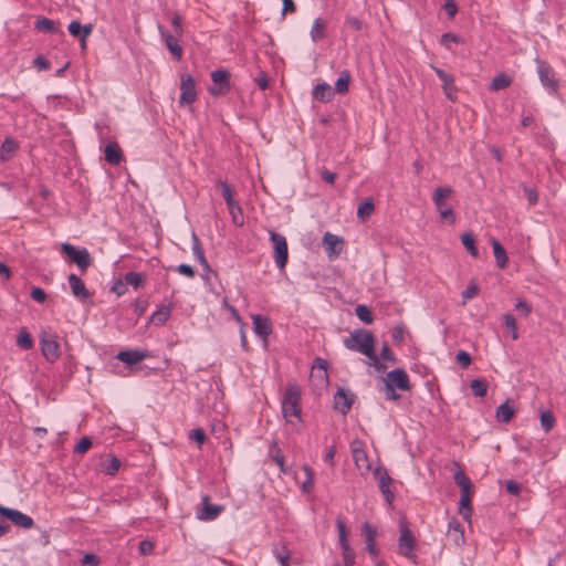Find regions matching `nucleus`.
<instances>
[{
	"mask_svg": "<svg viewBox=\"0 0 566 566\" xmlns=\"http://www.w3.org/2000/svg\"><path fill=\"white\" fill-rule=\"evenodd\" d=\"M343 343L347 349L358 352L366 357L373 355V352L375 350L374 335L363 328L352 332L350 336L345 338Z\"/></svg>",
	"mask_w": 566,
	"mask_h": 566,
	"instance_id": "f257e3e1",
	"label": "nucleus"
},
{
	"mask_svg": "<svg viewBox=\"0 0 566 566\" xmlns=\"http://www.w3.org/2000/svg\"><path fill=\"white\" fill-rule=\"evenodd\" d=\"M301 392L296 385H289L282 399V415L284 419L293 423V418L301 420Z\"/></svg>",
	"mask_w": 566,
	"mask_h": 566,
	"instance_id": "f03ea898",
	"label": "nucleus"
},
{
	"mask_svg": "<svg viewBox=\"0 0 566 566\" xmlns=\"http://www.w3.org/2000/svg\"><path fill=\"white\" fill-rule=\"evenodd\" d=\"M452 193V188L447 186L436 188L432 196V201L441 219L447 220L449 223H454L457 219L454 211L446 201Z\"/></svg>",
	"mask_w": 566,
	"mask_h": 566,
	"instance_id": "7ed1b4c3",
	"label": "nucleus"
},
{
	"mask_svg": "<svg viewBox=\"0 0 566 566\" xmlns=\"http://www.w3.org/2000/svg\"><path fill=\"white\" fill-rule=\"evenodd\" d=\"M399 532H400V536L398 538V547H399L400 554L408 559L415 560L417 558V555L415 553L416 537L413 536L412 532L410 531L406 518H400Z\"/></svg>",
	"mask_w": 566,
	"mask_h": 566,
	"instance_id": "20e7f679",
	"label": "nucleus"
},
{
	"mask_svg": "<svg viewBox=\"0 0 566 566\" xmlns=\"http://www.w3.org/2000/svg\"><path fill=\"white\" fill-rule=\"evenodd\" d=\"M537 73L542 85L551 95H557L559 83L552 66L539 59H536Z\"/></svg>",
	"mask_w": 566,
	"mask_h": 566,
	"instance_id": "39448f33",
	"label": "nucleus"
},
{
	"mask_svg": "<svg viewBox=\"0 0 566 566\" xmlns=\"http://www.w3.org/2000/svg\"><path fill=\"white\" fill-rule=\"evenodd\" d=\"M40 345L42 355L49 363H55L60 358V344L55 334L43 332L40 335Z\"/></svg>",
	"mask_w": 566,
	"mask_h": 566,
	"instance_id": "423d86ee",
	"label": "nucleus"
},
{
	"mask_svg": "<svg viewBox=\"0 0 566 566\" xmlns=\"http://www.w3.org/2000/svg\"><path fill=\"white\" fill-rule=\"evenodd\" d=\"M61 251L72 262H74L83 272L92 264V258L85 248L77 249L70 243H63Z\"/></svg>",
	"mask_w": 566,
	"mask_h": 566,
	"instance_id": "0eeeda50",
	"label": "nucleus"
},
{
	"mask_svg": "<svg viewBox=\"0 0 566 566\" xmlns=\"http://www.w3.org/2000/svg\"><path fill=\"white\" fill-rule=\"evenodd\" d=\"M270 240L274 249L275 264L279 269L283 270L287 263L289 250L287 242L284 235L270 231Z\"/></svg>",
	"mask_w": 566,
	"mask_h": 566,
	"instance_id": "6e6552de",
	"label": "nucleus"
},
{
	"mask_svg": "<svg viewBox=\"0 0 566 566\" xmlns=\"http://www.w3.org/2000/svg\"><path fill=\"white\" fill-rule=\"evenodd\" d=\"M0 515L14 524L18 527L30 530L34 526V521L31 516L10 507L0 504Z\"/></svg>",
	"mask_w": 566,
	"mask_h": 566,
	"instance_id": "1a4fd4ad",
	"label": "nucleus"
},
{
	"mask_svg": "<svg viewBox=\"0 0 566 566\" xmlns=\"http://www.w3.org/2000/svg\"><path fill=\"white\" fill-rule=\"evenodd\" d=\"M211 80L213 85L209 87V93L213 96H220L227 94L230 86V74L226 70H216L211 73Z\"/></svg>",
	"mask_w": 566,
	"mask_h": 566,
	"instance_id": "9d476101",
	"label": "nucleus"
},
{
	"mask_svg": "<svg viewBox=\"0 0 566 566\" xmlns=\"http://www.w3.org/2000/svg\"><path fill=\"white\" fill-rule=\"evenodd\" d=\"M337 530H338L339 544L343 549L344 562L336 563L334 566H352L354 564V555L349 547L346 525L340 518L337 520Z\"/></svg>",
	"mask_w": 566,
	"mask_h": 566,
	"instance_id": "9b49d317",
	"label": "nucleus"
},
{
	"mask_svg": "<svg viewBox=\"0 0 566 566\" xmlns=\"http://www.w3.org/2000/svg\"><path fill=\"white\" fill-rule=\"evenodd\" d=\"M158 30L165 41L168 51L175 56L177 61H180L182 57V46L179 42L182 35L170 32L160 24L158 25Z\"/></svg>",
	"mask_w": 566,
	"mask_h": 566,
	"instance_id": "f8f14e48",
	"label": "nucleus"
},
{
	"mask_svg": "<svg viewBox=\"0 0 566 566\" xmlns=\"http://www.w3.org/2000/svg\"><path fill=\"white\" fill-rule=\"evenodd\" d=\"M375 478L378 481V486L388 504H391L395 495L392 491L390 490L391 485V478L389 476L388 472L384 468H376L374 472Z\"/></svg>",
	"mask_w": 566,
	"mask_h": 566,
	"instance_id": "ddd939ff",
	"label": "nucleus"
},
{
	"mask_svg": "<svg viewBox=\"0 0 566 566\" xmlns=\"http://www.w3.org/2000/svg\"><path fill=\"white\" fill-rule=\"evenodd\" d=\"M223 510L224 507L222 505L211 504L210 497L205 495L202 497V507L197 511V518L201 521H213Z\"/></svg>",
	"mask_w": 566,
	"mask_h": 566,
	"instance_id": "4468645a",
	"label": "nucleus"
},
{
	"mask_svg": "<svg viewBox=\"0 0 566 566\" xmlns=\"http://www.w3.org/2000/svg\"><path fill=\"white\" fill-rule=\"evenodd\" d=\"M385 384L396 387L400 390H409L410 381L408 374L402 368H396L387 374Z\"/></svg>",
	"mask_w": 566,
	"mask_h": 566,
	"instance_id": "2eb2a0df",
	"label": "nucleus"
},
{
	"mask_svg": "<svg viewBox=\"0 0 566 566\" xmlns=\"http://www.w3.org/2000/svg\"><path fill=\"white\" fill-rule=\"evenodd\" d=\"M180 91H181V94L179 97L180 105L191 104L196 101V98H197L196 84H195V80L190 75L181 78Z\"/></svg>",
	"mask_w": 566,
	"mask_h": 566,
	"instance_id": "dca6fc26",
	"label": "nucleus"
},
{
	"mask_svg": "<svg viewBox=\"0 0 566 566\" xmlns=\"http://www.w3.org/2000/svg\"><path fill=\"white\" fill-rule=\"evenodd\" d=\"M323 244L329 258H336L342 253L344 240L331 232H326L323 237Z\"/></svg>",
	"mask_w": 566,
	"mask_h": 566,
	"instance_id": "f3484780",
	"label": "nucleus"
},
{
	"mask_svg": "<svg viewBox=\"0 0 566 566\" xmlns=\"http://www.w3.org/2000/svg\"><path fill=\"white\" fill-rule=\"evenodd\" d=\"M354 403V395L345 389H338L334 395V408L342 415H347Z\"/></svg>",
	"mask_w": 566,
	"mask_h": 566,
	"instance_id": "a211bd4d",
	"label": "nucleus"
},
{
	"mask_svg": "<svg viewBox=\"0 0 566 566\" xmlns=\"http://www.w3.org/2000/svg\"><path fill=\"white\" fill-rule=\"evenodd\" d=\"M432 69L434 71V73L437 74V76L442 82V90H443L446 96L449 99L454 101L455 93H457V88L454 85V77L452 75L446 73L443 70H441L439 67L432 66Z\"/></svg>",
	"mask_w": 566,
	"mask_h": 566,
	"instance_id": "6ab92c4d",
	"label": "nucleus"
},
{
	"mask_svg": "<svg viewBox=\"0 0 566 566\" xmlns=\"http://www.w3.org/2000/svg\"><path fill=\"white\" fill-rule=\"evenodd\" d=\"M253 331L262 339H266L272 333V325L268 317L260 314L252 315Z\"/></svg>",
	"mask_w": 566,
	"mask_h": 566,
	"instance_id": "aec40b11",
	"label": "nucleus"
},
{
	"mask_svg": "<svg viewBox=\"0 0 566 566\" xmlns=\"http://www.w3.org/2000/svg\"><path fill=\"white\" fill-rule=\"evenodd\" d=\"M72 294L81 300H86L91 296L88 290L86 289L84 282L76 275L70 274L67 277Z\"/></svg>",
	"mask_w": 566,
	"mask_h": 566,
	"instance_id": "412c9836",
	"label": "nucleus"
},
{
	"mask_svg": "<svg viewBox=\"0 0 566 566\" xmlns=\"http://www.w3.org/2000/svg\"><path fill=\"white\" fill-rule=\"evenodd\" d=\"M448 537L457 546H461L464 544V532L457 518H452L448 525Z\"/></svg>",
	"mask_w": 566,
	"mask_h": 566,
	"instance_id": "4be33fe9",
	"label": "nucleus"
},
{
	"mask_svg": "<svg viewBox=\"0 0 566 566\" xmlns=\"http://www.w3.org/2000/svg\"><path fill=\"white\" fill-rule=\"evenodd\" d=\"M116 357L126 365H135L145 359L147 353L138 349H127L119 352Z\"/></svg>",
	"mask_w": 566,
	"mask_h": 566,
	"instance_id": "5701e85b",
	"label": "nucleus"
},
{
	"mask_svg": "<svg viewBox=\"0 0 566 566\" xmlns=\"http://www.w3.org/2000/svg\"><path fill=\"white\" fill-rule=\"evenodd\" d=\"M105 160L111 165H118L123 159V151L117 143L111 142L104 149Z\"/></svg>",
	"mask_w": 566,
	"mask_h": 566,
	"instance_id": "b1692460",
	"label": "nucleus"
},
{
	"mask_svg": "<svg viewBox=\"0 0 566 566\" xmlns=\"http://www.w3.org/2000/svg\"><path fill=\"white\" fill-rule=\"evenodd\" d=\"M312 94H313L314 99L324 102V103L332 101L334 97L333 88L327 83L317 84L313 88Z\"/></svg>",
	"mask_w": 566,
	"mask_h": 566,
	"instance_id": "393cba45",
	"label": "nucleus"
},
{
	"mask_svg": "<svg viewBox=\"0 0 566 566\" xmlns=\"http://www.w3.org/2000/svg\"><path fill=\"white\" fill-rule=\"evenodd\" d=\"M491 244L493 248L494 258L496 260V264L500 269H505L509 262V258L506 254L505 249L502 247V244L496 240L492 239Z\"/></svg>",
	"mask_w": 566,
	"mask_h": 566,
	"instance_id": "a878e982",
	"label": "nucleus"
},
{
	"mask_svg": "<svg viewBox=\"0 0 566 566\" xmlns=\"http://www.w3.org/2000/svg\"><path fill=\"white\" fill-rule=\"evenodd\" d=\"M191 239H192V253H193L195 258L199 261V263L203 266V269L210 270V266L206 259L201 242L195 232H192Z\"/></svg>",
	"mask_w": 566,
	"mask_h": 566,
	"instance_id": "bb28decb",
	"label": "nucleus"
},
{
	"mask_svg": "<svg viewBox=\"0 0 566 566\" xmlns=\"http://www.w3.org/2000/svg\"><path fill=\"white\" fill-rule=\"evenodd\" d=\"M514 415L515 408L510 405L509 400L500 405L496 409V419L503 423H509Z\"/></svg>",
	"mask_w": 566,
	"mask_h": 566,
	"instance_id": "cd10ccee",
	"label": "nucleus"
},
{
	"mask_svg": "<svg viewBox=\"0 0 566 566\" xmlns=\"http://www.w3.org/2000/svg\"><path fill=\"white\" fill-rule=\"evenodd\" d=\"M17 148H18L17 142L11 137H7L0 148V159L2 161L10 160V158L12 157V155L17 150Z\"/></svg>",
	"mask_w": 566,
	"mask_h": 566,
	"instance_id": "c85d7f7f",
	"label": "nucleus"
},
{
	"mask_svg": "<svg viewBox=\"0 0 566 566\" xmlns=\"http://www.w3.org/2000/svg\"><path fill=\"white\" fill-rule=\"evenodd\" d=\"M171 310V305H163L150 316V322L157 326L164 325L168 321Z\"/></svg>",
	"mask_w": 566,
	"mask_h": 566,
	"instance_id": "c756f323",
	"label": "nucleus"
},
{
	"mask_svg": "<svg viewBox=\"0 0 566 566\" xmlns=\"http://www.w3.org/2000/svg\"><path fill=\"white\" fill-rule=\"evenodd\" d=\"M471 493L472 492H464V493H461V496H460V513L462 514L463 518L467 521H470L471 515H472Z\"/></svg>",
	"mask_w": 566,
	"mask_h": 566,
	"instance_id": "7c9ffc66",
	"label": "nucleus"
},
{
	"mask_svg": "<svg viewBox=\"0 0 566 566\" xmlns=\"http://www.w3.org/2000/svg\"><path fill=\"white\" fill-rule=\"evenodd\" d=\"M349 82L350 74L348 71L345 70L340 73L339 77L337 78L333 92L338 94L347 93L349 88Z\"/></svg>",
	"mask_w": 566,
	"mask_h": 566,
	"instance_id": "2f4dec72",
	"label": "nucleus"
},
{
	"mask_svg": "<svg viewBox=\"0 0 566 566\" xmlns=\"http://www.w3.org/2000/svg\"><path fill=\"white\" fill-rule=\"evenodd\" d=\"M453 479L458 486L461 489V493L472 492L473 485L462 470L455 471Z\"/></svg>",
	"mask_w": 566,
	"mask_h": 566,
	"instance_id": "473e14b6",
	"label": "nucleus"
},
{
	"mask_svg": "<svg viewBox=\"0 0 566 566\" xmlns=\"http://www.w3.org/2000/svg\"><path fill=\"white\" fill-rule=\"evenodd\" d=\"M227 207L229 209V213L231 216L232 222L237 227H242L244 224V217H243V212H242V209H241L239 202L235 201L231 205H228Z\"/></svg>",
	"mask_w": 566,
	"mask_h": 566,
	"instance_id": "72a5a7b5",
	"label": "nucleus"
},
{
	"mask_svg": "<svg viewBox=\"0 0 566 566\" xmlns=\"http://www.w3.org/2000/svg\"><path fill=\"white\" fill-rule=\"evenodd\" d=\"M375 205L371 199H365L357 208V217L361 221H365L374 212Z\"/></svg>",
	"mask_w": 566,
	"mask_h": 566,
	"instance_id": "f704fd0d",
	"label": "nucleus"
},
{
	"mask_svg": "<svg viewBox=\"0 0 566 566\" xmlns=\"http://www.w3.org/2000/svg\"><path fill=\"white\" fill-rule=\"evenodd\" d=\"M34 28L40 32L55 33L57 31L55 22L45 17H41L35 21Z\"/></svg>",
	"mask_w": 566,
	"mask_h": 566,
	"instance_id": "c9c22d12",
	"label": "nucleus"
},
{
	"mask_svg": "<svg viewBox=\"0 0 566 566\" xmlns=\"http://www.w3.org/2000/svg\"><path fill=\"white\" fill-rule=\"evenodd\" d=\"M511 84H512L511 77L501 73L492 80L490 90L491 91H501V90L509 87Z\"/></svg>",
	"mask_w": 566,
	"mask_h": 566,
	"instance_id": "e433bc0d",
	"label": "nucleus"
},
{
	"mask_svg": "<svg viewBox=\"0 0 566 566\" xmlns=\"http://www.w3.org/2000/svg\"><path fill=\"white\" fill-rule=\"evenodd\" d=\"M17 344L21 349L28 350L33 347V338L31 334L22 328L18 335Z\"/></svg>",
	"mask_w": 566,
	"mask_h": 566,
	"instance_id": "4c0bfd02",
	"label": "nucleus"
},
{
	"mask_svg": "<svg viewBox=\"0 0 566 566\" xmlns=\"http://www.w3.org/2000/svg\"><path fill=\"white\" fill-rule=\"evenodd\" d=\"M461 241L472 256L476 258L479 255V251L475 247V240L471 232H464L461 235Z\"/></svg>",
	"mask_w": 566,
	"mask_h": 566,
	"instance_id": "58836bf2",
	"label": "nucleus"
},
{
	"mask_svg": "<svg viewBox=\"0 0 566 566\" xmlns=\"http://www.w3.org/2000/svg\"><path fill=\"white\" fill-rule=\"evenodd\" d=\"M325 24L321 18L315 19L312 30H311V38L314 42H317L325 38L324 32Z\"/></svg>",
	"mask_w": 566,
	"mask_h": 566,
	"instance_id": "ea45409f",
	"label": "nucleus"
},
{
	"mask_svg": "<svg viewBox=\"0 0 566 566\" xmlns=\"http://www.w3.org/2000/svg\"><path fill=\"white\" fill-rule=\"evenodd\" d=\"M470 388L474 396L484 397L488 392V382L484 379H473Z\"/></svg>",
	"mask_w": 566,
	"mask_h": 566,
	"instance_id": "a19ab883",
	"label": "nucleus"
},
{
	"mask_svg": "<svg viewBox=\"0 0 566 566\" xmlns=\"http://www.w3.org/2000/svg\"><path fill=\"white\" fill-rule=\"evenodd\" d=\"M353 458L358 469H369L367 454L363 449L355 448L353 450Z\"/></svg>",
	"mask_w": 566,
	"mask_h": 566,
	"instance_id": "79ce46f5",
	"label": "nucleus"
},
{
	"mask_svg": "<svg viewBox=\"0 0 566 566\" xmlns=\"http://www.w3.org/2000/svg\"><path fill=\"white\" fill-rule=\"evenodd\" d=\"M356 316L364 322L365 324H371L373 323V314L368 306L360 304L357 305L355 308Z\"/></svg>",
	"mask_w": 566,
	"mask_h": 566,
	"instance_id": "37998d69",
	"label": "nucleus"
},
{
	"mask_svg": "<svg viewBox=\"0 0 566 566\" xmlns=\"http://www.w3.org/2000/svg\"><path fill=\"white\" fill-rule=\"evenodd\" d=\"M144 275L142 273H138V272H134V271H130V272H127L124 276V281L126 283V285H133L134 289H138L140 286V284L144 282Z\"/></svg>",
	"mask_w": 566,
	"mask_h": 566,
	"instance_id": "c03bdc74",
	"label": "nucleus"
},
{
	"mask_svg": "<svg viewBox=\"0 0 566 566\" xmlns=\"http://www.w3.org/2000/svg\"><path fill=\"white\" fill-rule=\"evenodd\" d=\"M217 184L221 188L222 197L226 200L227 206L237 201L233 198V190L227 181L219 179Z\"/></svg>",
	"mask_w": 566,
	"mask_h": 566,
	"instance_id": "a18cd8bd",
	"label": "nucleus"
},
{
	"mask_svg": "<svg viewBox=\"0 0 566 566\" xmlns=\"http://www.w3.org/2000/svg\"><path fill=\"white\" fill-rule=\"evenodd\" d=\"M555 426V417L551 411L541 413V427L545 432H549Z\"/></svg>",
	"mask_w": 566,
	"mask_h": 566,
	"instance_id": "49530a36",
	"label": "nucleus"
},
{
	"mask_svg": "<svg viewBox=\"0 0 566 566\" xmlns=\"http://www.w3.org/2000/svg\"><path fill=\"white\" fill-rule=\"evenodd\" d=\"M503 323L511 331L512 338L517 339L518 334H517V326H516L515 317L512 314H504Z\"/></svg>",
	"mask_w": 566,
	"mask_h": 566,
	"instance_id": "de8ad7c7",
	"label": "nucleus"
},
{
	"mask_svg": "<svg viewBox=\"0 0 566 566\" xmlns=\"http://www.w3.org/2000/svg\"><path fill=\"white\" fill-rule=\"evenodd\" d=\"M363 535L366 543H375L377 537V530L366 522L363 524Z\"/></svg>",
	"mask_w": 566,
	"mask_h": 566,
	"instance_id": "09e8293b",
	"label": "nucleus"
},
{
	"mask_svg": "<svg viewBox=\"0 0 566 566\" xmlns=\"http://www.w3.org/2000/svg\"><path fill=\"white\" fill-rule=\"evenodd\" d=\"M304 472L306 474V479L303 482L302 488L304 492H311L314 488V474L312 469L307 465L304 467Z\"/></svg>",
	"mask_w": 566,
	"mask_h": 566,
	"instance_id": "8fccbe9b",
	"label": "nucleus"
},
{
	"mask_svg": "<svg viewBox=\"0 0 566 566\" xmlns=\"http://www.w3.org/2000/svg\"><path fill=\"white\" fill-rule=\"evenodd\" d=\"M455 361L461 366L462 369H467L471 365L472 359L469 353L460 350L455 355Z\"/></svg>",
	"mask_w": 566,
	"mask_h": 566,
	"instance_id": "3c124183",
	"label": "nucleus"
},
{
	"mask_svg": "<svg viewBox=\"0 0 566 566\" xmlns=\"http://www.w3.org/2000/svg\"><path fill=\"white\" fill-rule=\"evenodd\" d=\"M120 468L119 459L113 457L107 463L104 465V472L114 475Z\"/></svg>",
	"mask_w": 566,
	"mask_h": 566,
	"instance_id": "603ef678",
	"label": "nucleus"
},
{
	"mask_svg": "<svg viewBox=\"0 0 566 566\" xmlns=\"http://www.w3.org/2000/svg\"><path fill=\"white\" fill-rule=\"evenodd\" d=\"M367 358L369 359L368 365L373 366L377 371L382 373L387 369V366L380 361L375 350L373 355L367 356Z\"/></svg>",
	"mask_w": 566,
	"mask_h": 566,
	"instance_id": "864d4df0",
	"label": "nucleus"
},
{
	"mask_svg": "<svg viewBox=\"0 0 566 566\" xmlns=\"http://www.w3.org/2000/svg\"><path fill=\"white\" fill-rule=\"evenodd\" d=\"M92 447V440L88 437H83L74 448L75 453L83 454Z\"/></svg>",
	"mask_w": 566,
	"mask_h": 566,
	"instance_id": "5fc2aeb1",
	"label": "nucleus"
},
{
	"mask_svg": "<svg viewBox=\"0 0 566 566\" xmlns=\"http://www.w3.org/2000/svg\"><path fill=\"white\" fill-rule=\"evenodd\" d=\"M461 39L454 33L447 32L441 35L440 43L447 48L450 46V43H460Z\"/></svg>",
	"mask_w": 566,
	"mask_h": 566,
	"instance_id": "6e6d98bb",
	"label": "nucleus"
},
{
	"mask_svg": "<svg viewBox=\"0 0 566 566\" xmlns=\"http://www.w3.org/2000/svg\"><path fill=\"white\" fill-rule=\"evenodd\" d=\"M189 438L195 440L199 446H201L205 443L207 436L201 428H197V429H192L189 432Z\"/></svg>",
	"mask_w": 566,
	"mask_h": 566,
	"instance_id": "4d7b16f0",
	"label": "nucleus"
},
{
	"mask_svg": "<svg viewBox=\"0 0 566 566\" xmlns=\"http://www.w3.org/2000/svg\"><path fill=\"white\" fill-rule=\"evenodd\" d=\"M523 190H524V193L527 198V201L531 206H534L537 203L538 201V193H537V190L535 188H531V187H527V186H523Z\"/></svg>",
	"mask_w": 566,
	"mask_h": 566,
	"instance_id": "13d9d810",
	"label": "nucleus"
},
{
	"mask_svg": "<svg viewBox=\"0 0 566 566\" xmlns=\"http://www.w3.org/2000/svg\"><path fill=\"white\" fill-rule=\"evenodd\" d=\"M171 27H172V30L170 32H174L176 34H184V29H182V18L180 17V14L178 13H175L172 19H171Z\"/></svg>",
	"mask_w": 566,
	"mask_h": 566,
	"instance_id": "bf43d9fd",
	"label": "nucleus"
},
{
	"mask_svg": "<svg viewBox=\"0 0 566 566\" xmlns=\"http://www.w3.org/2000/svg\"><path fill=\"white\" fill-rule=\"evenodd\" d=\"M345 23L355 31H360L364 27V22L357 17L347 15L345 19Z\"/></svg>",
	"mask_w": 566,
	"mask_h": 566,
	"instance_id": "052dcab7",
	"label": "nucleus"
},
{
	"mask_svg": "<svg viewBox=\"0 0 566 566\" xmlns=\"http://www.w3.org/2000/svg\"><path fill=\"white\" fill-rule=\"evenodd\" d=\"M111 291L115 293L117 296H122L127 292V285L125 281L119 279L114 282L113 286L111 287Z\"/></svg>",
	"mask_w": 566,
	"mask_h": 566,
	"instance_id": "680f3d73",
	"label": "nucleus"
},
{
	"mask_svg": "<svg viewBox=\"0 0 566 566\" xmlns=\"http://www.w3.org/2000/svg\"><path fill=\"white\" fill-rule=\"evenodd\" d=\"M515 310L520 311L523 316H527L532 312V306L522 298H518L515 303Z\"/></svg>",
	"mask_w": 566,
	"mask_h": 566,
	"instance_id": "e2e57ef3",
	"label": "nucleus"
},
{
	"mask_svg": "<svg viewBox=\"0 0 566 566\" xmlns=\"http://www.w3.org/2000/svg\"><path fill=\"white\" fill-rule=\"evenodd\" d=\"M31 297L38 303H44L46 294L41 287H33L31 291Z\"/></svg>",
	"mask_w": 566,
	"mask_h": 566,
	"instance_id": "0e129e2a",
	"label": "nucleus"
},
{
	"mask_svg": "<svg viewBox=\"0 0 566 566\" xmlns=\"http://www.w3.org/2000/svg\"><path fill=\"white\" fill-rule=\"evenodd\" d=\"M138 549L142 555H149L154 551V544L150 541H142L138 545Z\"/></svg>",
	"mask_w": 566,
	"mask_h": 566,
	"instance_id": "69168bd1",
	"label": "nucleus"
},
{
	"mask_svg": "<svg viewBox=\"0 0 566 566\" xmlns=\"http://www.w3.org/2000/svg\"><path fill=\"white\" fill-rule=\"evenodd\" d=\"M479 293V287L475 284L469 285L463 292L462 297L463 300H471L474 296H476Z\"/></svg>",
	"mask_w": 566,
	"mask_h": 566,
	"instance_id": "338daca9",
	"label": "nucleus"
},
{
	"mask_svg": "<svg viewBox=\"0 0 566 566\" xmlns=\"http://www.w3.org/2000/svg\"><path fill=\"white\" fill-rule=\"evenodd\" d=\"M392 340L395 343H400L405 338V327L402 325H397L394 329H392Z\"/></svg>",
	"mask_w": 566,
	"mask_h": 566,
	"instance_id": "774afa93",
	"label": "nucleus"
}]
</instances>
